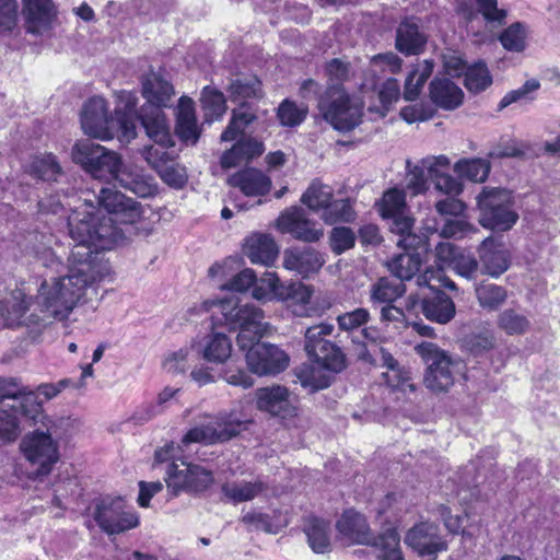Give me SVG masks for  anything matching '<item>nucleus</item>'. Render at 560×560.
Instances as JSON below:
<instances>
[{
	"label": "nucleus",
	"mask_w": 560,
	"mask_h": 560,
	"mask_svg": "<svg viewBox=\"0 0 560 560\" xmlns=\"http://www.w3.org/2000/svg\"><path fill=\"white\" fill-rule=\"evenodd\" d=\"M94 209L90 205L83 212L75 210L69 215V234L75 242L69 257V272L55 278L50 285L43 282L38 290L37 303L52 318H67L84 292L103 277L104 226Z\"/></svg>",
	"instance_id": "f257e3e1"
},
{
	"label": "nucleus",
	"mask_w": 560,
	"mask_h": 560,
	"mask_svg": "<svg viewBox=\"0 0 560 560\" xmlns=\"http://www.w3.org/2000/svg\"><path fill=\"white\" fill-rule=\"evenodd\" d=\"M212 311V317L220 314L218 322L223 323L230 329H238L236 343L245 351V359L250 372L264 376L276 375L284 371L289 365V355L278 346L259 342V339L270 328L265 322V313L261 308L245 303L242 304L236 295L223 300L205 301L199 307L188 310L192 313H207Z\"/></svg>",
	"instance_id": "f03ea898"
},
{
	"label": "nucleus",
	"mask_w": 560,
	"mask_h": 560,
	"mask_svg": "<svg viewBox=\"0 0 560 560\" xmlns=\"http://www.w3.org/2000/svg\"><path fill=\"white\" fill-rule=\"evenodd\" d=\"M339 534L353 544L372 546L378 560H404L400 537L394 527L374 536L366 518L352 510L346 511L336 525Z\"/></svg>",
	"instance_id": "7ed1b4c3"
},
{
	"label": "nucleus",
	"mask_w": 560,
	"mask_h": 560,
	"mask_svg": "<svg viewBox=\"0 0 560 560\" xmlns=\"http://www.w3.org/2000/svg\"><path fill=\"white\" fill-rule=\"evenodd\" d=\"M141 205L118 191L107 189V250L126 245L137 234Z\"/></svg>",
	"instance_id": "20e7f679"
},
{
	"label": "nucleus",
	"mask_w": 560,
	"mask_h": 560,
	"mask_svg": "<svg viewBox=\"0 0 560 560\" xmlns=\"http://www.w3.org/2000/svg\"><path fill=\"white\" fill-rule=\"evenodd\" d=\"M479 223L487 229L505 232L518 220L513 192L500 187H483L477 196Z\"/></svg>",
	"instance_id": "39448f33"
},
{
	"label": "nucleus",
	"mask_w": 560,
	"mask_h": 560,
	"mask_svg": "<svg viewBox=\"0 0 560 560\" xmlns=\"http://www.w3.org/2000/svg\"><path fill=\"white\" fill-rule=\"evenodd\" d=\"M317 107L323 118L336 130L350 131L361 122V102L351 97L339 84L327 88Z\"/></svg>",
	"instance_id": "423d86ee"
},
{
	"label": "nucleus",
	"mask_w": 560,
	"mask_h": 560,
	"mask_svg": "<svg viewBox=\"0 0 560 560\" xmlns=\"http://www.w3.org/2000/svg\"><path fill=\"white\" fill-rule=\"evenodd\" d=\"M332 331L334 326L326 323L308 327L305 331L304 349L319 368L337 373L345 368V355L336 343L327 339Z\"/></svg>",
	"instance_id": "0eeeda50"
},
{
	"label": "nucleus",
	"mask_w": 560,
	"mask_h": 560,
	"mask_svg": "<svg viewBox=\"0 0 560 560\" xmlns=\"http://www.w3.org/2000/svg\"><path fill=\"white\" fill-rule=\"evenodd\" d=\"M416 351L428 365L425 386L433 392L447 390L454 383V368L457 363L432 342H422L416 347Z\"/></svg>",
	"instance_id": "6e6552de"
},
{
	"label": "nucleus",
	"mask_w": 560,
	"mask_h": 560,
	"mask_svg": "<svg viewBox=\"0 0 560 560\" xmlns=\"http://www.w3.org/2000/svg\"><path fill=\"white\" fill-rule=\"evenodd\" d=\"M245 429V422L235 418L232 413H220L207 424L190 429L183 438L182 445L202 443L212 445L228 442L237 436Z\"/></svg>",
	"instance_id": "1a4fd4ad"
},
{
	"label": "nucleus",
	"mask_w": 560,
	"mask_h": 560,
	"mask_svg": "<svg viewBox=\"0 0 560 560\" xmlns=\"http://www.w3.org/2000/svg\"><path fill=\"white\" fill-rule=\"evenodd\" d=\"M25 458L37 466L36 476H46L59 460L58 444L51 432L36 430L26 434L20 445Z\"/></svg>",
	"instance_id": "9d476101"
},
{
	"label": "nucleus",
	"mask_w": 560,
	"mask_h": 560,
	"mask_svg": "<svg viewBox=\"0 0 560 560\" xmlns=\"http://www.w3.org/2000/svg\"><path fill=\"white\" fill-rule=\"evenodd\" d=\"M165 482L172 495L176 497L180 492L205 491L213 482V476L199 465L180 460V465L172 463Z\"/></svg>",
	"instance_id": "9b49d317"
},
{
	"label": "nucleus",
	"mask_w": 560,
	"mask_h": 560,
	"mask_svg": "<svg viewBox=\"0 0 560 560\" xmlns=\"http://www.w3.org/2000/svg\"><path fill=\"white\" fill-rule=\"evenodd\" d=\"M262 283H267L276 299L287 302L295 316L310 317L314 314V308L311 306L312 290L304 283L284 284L275 272H265Z\"/></svg>",
	"instance_id": "f8f14e48"
},
{
	"label": "nucleus",
	"mask_w": 560,
	"mask_h": 560,
	"mask_svg": "<svg viewBox=\"0 0 560 560\" xmlns=\"http://www.w3.org/2000/svg\"><path fill=\"white\" fill-rule=\"evenodd\" d=\"M106 156L107 173L112 180L140 197L149 196L152 192V187L143 180L136 166L124 162L115 151L107 150Z\"/></svg>",
	"instance_id": "ddd939ff"
},
{
	"label": "nucleus",
	"mask_w": 560,
	"mask_h": 560,
	"mask_svg": "<svg viewBox=\"0 0 560 560\" xmlns=\"http://www.w3.org/2000/svg\"><path fill=\"white\" fill-rule=\"evenodd\" d=\"M405 542L419 556L429 557L431 560L447 547L439 535L438 525L430 522H421L411 527L406 534Z\"/></svg>",
	"instance_id": "4468645a"
},
{
	"label": "nucleus",
	"mask_w": 560,
	"mask_h": 560,
	"mask_svg": "<svg viewBox=\"0 0 560 560\" xmlns=\"http://www.w3.org/2000/svg\"><path fill=\"white\" fill-rule=\"evenodd\" d=\"M124 106H117L115 117H107V140L117 137L122 144L130 143L136 137L135 110L136 97L131 93H124L120 96Z\"/></svg>",
	"instance_id": "2eb2a0df"
},
{
	"label": "nucleus",
	"mask_w": 560,
	"mask_h": 560,
	"mask_svg": "<svg viewBox=\"0 0 560 560\" xmlns=\"http://www.w3.org/2000/svg\"><path fill=\"white\" fill-rule=\"evenodd\" d=\"M316 223L306 217L304 209L292 207L280 214L277 219V228L282 233H289L294 238L313 243L324 235L322 229L315 228Z\"/></svg>",
	"instance_id": "dca6fc26"
},
{
	"label": "nucleus",
	"mask_w": 560,
	"mask_h": 560,
	"mask_svg": "<svg viewBox=\"0 0 560 560\" xmlns=\"http://www.w3.org/2000/svg\"><path fill=\"white\" fill-rule=\"evenodd\" d=\"M22 13L26 33L42 35L51 28L57 9L52 0H22Z\"/></svg>",
	"instance_id": "f3484780"
},
{
	"label": "nucleus",
	"mask_w": 560,
	"mask_h": 560,
	"mask_svg": "<svg viewBox=\"0 0 560 560\" xmlns=\"http://www.w3.org/2000/svg\"><path fill=\"white\" fill-rule=\"evenodd\" d=\"M138 118L145 130L147 136L163 148H173L175 142L172 138L166 116L162 108L153 105H143Z\"/></svg>",
	"instance_id": "a211bd4d"
},
{
	"label": "nucleus",
	"mask_w": 560,
	"mask_h": 560,
	"mask_svg": "<svg viewBox=\"0 0 560 560\" xmlns=\"http://www.w3.org/2000/svg\"><path fill=\"white\" fill-rule=\"evenodd\" d=\"M5 398L19 399L18 408L21 409V416L30 419H36L40 413V404L32 390L23 387L18 378L0 377V401Z\"/></svg>",
	"instance_id": "6ab92c4d"
},
{
	"label": "nucleus",
	"mask_w": 560,
	"mask_h": 560,
	"mask_svg": "<svg viewBox=\"0 0 560 560\" xmlns=\"http://www.w3.org/2000/svg\"><path fill=\"white\" fill-rule=\"evenodd\" d=\"M482 271L493 278L500 277L509 269L510 259L502 243L493 237H487L478 247Z\"/></svg>",
	"instance_id": "aec40b11"
},
{
	"label": "nucleus",
	"mask_w": 560,
	"mask_h": 560,
	"mask_svg": "<svg viewBox=\"0 0 560 560\" xmlns=\"http://www.w3.org/2000/svg\"><path fill=\"white\" fill-rule=\"evenodd\" d=\"M255 396L259 410L281 418L293 415V407L289 400V390L284 386L273 385L258 388Z\"/></svg>",
	"instance_id": "412c9836"
},
{
	"label": "nucleus",
	"mask_w": 560,
	"mask_h": 560,
	"mask_svg": "<svg viewBox=\"0 0 560 560\" xmlns=\"http://www.w3.org/2000/svg\"><path fill=\"white\" fill-rule=\"evenodd\" d=\"M228 183L245 196L261 197L271 189V179L260 170L248 167L231 175Z\"/></svg>",
	"instance_id": "4be33fe9"
},
{
	"label": "nucleus",
	"mask_w": 560,
	"mask_h": 560,
	"mask_svg": "<svg viewBox=\"0 0 560 560\" xmlns=\"http://www.w3.org/2000/svg\"><path fill=\"white\" fill-rule=\"evenodd\" d=\"M140 516L135 508L121 498L113 500L107 506V535L121 534L138 527Z\"/></svg>",
	"instance_id": "5701e85b"
},
{
	"label": "nucleus",
	"mask_w": 560,
	"mask_h": 560,
	"mask_svg": "<svg viewBox=\"0 0 560 560\" xmlns=\"http://www.w3.org/2000/svg\"><path fill=\"white\" fill-rule=\"evenodd\" d=\"M324 262L323 255L312 247L288 249L283 255L284 268L303 277L317 272Z\"/></svg>",
	"instance_id": "b1692460"
},
{
	"label": "nucleus",
	"mask_w": 560,
	"mask_h": 560,
	"mask_svg": "<svg viewBox=\"0 0 560 560\" xmlns=\"http://www.w3.org/2000/svg\"><path fill=\"white\" fill-rule=\"evenodd\" d=\"M415 220L407 212L389 219V230L398 236L397 246L404 249H422L429 247L424 234L413 232Z\"/></svg>",
	"instance_id": "393cba45"
},
{
	"label": "nucleus",
	"mask_w": 560,
	"mask_h": 560,
	"mask_svg": "<svg viewBox=\"0 0 560 560\" xmlns=\"http://www.w3.org/2000/svg\"><path fill=\"white\" fill-rule=\"evenodd\" d=\"M81 126L88 136L105 140V100L101 96L91 97L81 112Z\"/></svg>",
	"instance_id": "a878e982"
},
{
	"label": "nucleus",
	"mask_w": 560,
	"mask_h": 560,
	"mask_svg": "<svg viewBox=\"0 0 560 560\" xmlns=\"http://www.w3.org/2000/svg\"><path fill=\"white\" fill-rule=\"evenodd\" d=\"M73 160L94 177H101L105 165V148L92 139L81 141L74 147Z\"/></svg>",
	"instance_id": "bb28decb"
},
{
	"label": "nucleus",
	"mask_w": 560,
	"mask_h": 560,
	"mask_svg": "<svg viewBox=\"0 0 560 560\" xmlns=\"http://www.w3.org/2000/svg\"><path fill=\"white\" fill-rule=\"evenodd\" d=\"M244 254L256 265L270 266L278 256V246L267 234H253L246 238Z\"/></svg>",
	"instance_id": "cd10ccee"
},
{
	"label": "nucleus",
	"mask_w": 560,
	"mask_h": 560,
	"mask_svg": "<svg viewBox=\"0 0 560 560\" xmlns=\"http://www.w3.org/2000/svg\"><path fill=\"white\" fill-rule=\"evenodd\" d=\"M175 132L185 143L196 144L200 138L194 102L189 97L183 96L179 100Z\"/></svg>",
	"instance_id": "c85d7f7f"
},
{
	"label": "nucleus",
	"mask_w": 560,
	"mask_h": 560,
	"mask_svg": "<svg viewBox=\"0 0 560 560\" xmlns=\"http://www.w3.org/2000/svg\"><path fill=\"white\" fill-rule=\"evenodd\" d=\"M265 151L264 143L255 138H242L221 156V166L231 168L260 156Z\"/></svg>",
	"instance_id": "c756f323"
},
{
	"label": "nucleus",
	"mask_w": 560,
	"mask_h": 560,
	"mask_svg": "<svg viewBox=\"0 0 560 560\" xmlns=\"http://www.w3.org/2000/svg\"><path fill=\"white\" fill-rule=\"evenodd\" d=\"M430 98L436 106L452 110L462 105L464 93L452 80L435 78L430 83Z\"/></svg>",
	"instance_id": "7c9ffc66"
},
{
	"label": "nucleus",
	"mask_w": 560,
	"mask_h": 560,
	"mask_svg": "<svg viewBox=\"0 0 560 560\" xmlns=\"http://www.w3.org/2000/svg\"><path fill=\"white\" fill-rule=\"evenodd\" d=\"M421 310L425 318L439 324H447L456 314L455 303L442 291H436L432 296L424 298L421 302Z\"/></svg>",
	"instance_id": "2f4dec72"
},
{
	"label": "nucleus",
	"mask_w": 560,
	"mask_h": 560,
	"mask_svg": "<svg viewBox=\"0 0 560 560\" xmlns=\"http://www.w3.org/2000/svg\"><path fill=\"white\" fill-rule=\"evenodd\" d=\"M427 43V36L412 20L402 21L396 31V48L407 55L420 54Z\"/></svg>",
	"instance_id": "473e14b6"
},
{
	"label": "nucleus",
	"mask_w": 560,
	"mask_h": 560,
	"mask_svg": "<svg viewBox=\"0 0 560 560\" xmlns=\"http://www.w3.org/2000/svg\"><path fill=\"white\" fill-rule=\"evenodd\" d=\"M406 253L393 257L388 264V270L396 280H411L419 271L422 264V255L428 252L422 249H406Z\"/></svg>",
	"instance_id": "72a5a7b5"
},
{
	"label": "nucleus",
	"mask_w": 560,
	"mask_h": 560,
	"mask_svg": "<svg viewBox=\"0 0 560 560\" xmlns=\"http://www.w3.org/2000/svg\"><path fill=\"white\" fill-rule=\"evenodd\" d=\"M142 95L147 100L145 105L162 108L168 106L174 95V89L170 82L155 73H151L142 82Z\"/></svg>",
	"instance_id": "f704fd0d"
},
{
	"label": "nucleus",
	"mask_w": 560,
	"mask_h": 560,
	"mask_svg": "<svg viewBox=\"0 0 560 560\" xmlns=\"http://www.w3.org/2000/svg\"><path fill=\"white\" fill-rule=\"evenodd\" d=\"M495 325L508 336H524L532 327L529 318L520 307L502 310L497 315Z\"/></svg>",
	"instance_id": "c9c22d12"
},
{
	"label": "nucleus",
	"mask_w": 560,
	"mask_h": 560,
	"mask_svg": "<svg viewBox=\"0 0 560 560\" xmlns=\"http://www.w3.org/2000/svg\"><path fill=\"white\" fill-rule=\"evenodd\" d=\"M303 530L314 552L325 553L330 551L329 522L318 517H308L304 524Z\"/></svg>",
	"instance_id": "e433bc0d"
},
{
	"label": "nucleus",
	"mask_w": 560,
	"mask_h": 560,
	"mask_svg": "<svg viewBox=\"0 0 560 560\" xmlns=\"http://www.w3.org/2000/svg\"><path fill=\"white\" fill-rule=\"evenodd\" d=\"M406 292L404 282L390 278H381L371 285L370 301L373 305L392 304Z\"/></svg>",
	"instance_id": "4c0bfd02"
},
{
	"label": "nucleus",
	"mask_w": 560,
	"mask_h": 560,
	"mask_svg": "<svg viewBox=\"0 0 560 560\" xmlns=\"http://www.w3.org/2000/svg\"><path fill=\"white\" fill-rule=\"evenodd\" d=\"M268 489L262 480L225 482L221 490L223 494L233 503L252 501Z\"/></svg>",
	"instance_id": "58836bf2"
},
{
	"label": "nucleus",
	"mask_w": 560,
	"mask_h": 560,
	"mask_svg": "<svg viewBox=\"0 0 560 560\" xmlns=\"http://www.w3.org/2000/svg\"><path fill=\"white\" fill-rule=\"evenodd\" d=\"M491 171V163L488 159L472 158L460 159L454 165V172L462 178L474 183H483Z\"/></svg>",
	"instance_id": "ea45409f"
},
{
	"label": "nucleus",
	"mask_w": 560,
	"mask_h": 560,
	"mask_svg": "<svg viewBox=\"0 0 560 560\" xmlns=\"http://www.w3.org/2000/svg\"><path fill=\"white\" fill-rule=\"evenodd\" d=\"M200 102L207 121L219 119L226 112V101L223 93L210 85L202 89Z\"/></svg>",
	"instance_id": "a19ab883"
},
{
	"label": "nucleus",
	"mask_w": 560,
	"mask_h": 560,
	"mask_svg": "<svg viewBox=\"0 0 560 560\" xmlns=\"http://www.w3.org/2000/svg\"><path fill=\"white\" fill-rule=\"evenodd\" d=\"M476 298L482 308L497 311L506 302L508 291L494 283L479 284L476 288Z\"/></svg>",
	"instance_id": "79ce46f5"
},
{
	"label": "nucleus",
	"mask_w": 560,
	"mask_h": 560,
	"mask_svg": "<svg viewBox=\"0 0 560 560\" xmlns=\"http://www.w3.org/2000/svg\"><path fill=\"white\" fill-rule=\"evenodd\" d=\"M231 351L232 342L226 335L212 334L205 345L203 358L209 362L222 363L230 358Z\"/></svg>",
	"instance_id": "37998d69"
},
{
	"label": "nucleus",
	"mask_w": 560,
	"mask_h": 560,
	"mask_svg": "<svg viewBox=\"0 0 560 560\" xmlns=\"http://www.w3.org/2000/svg\"><path fill=\"white\" fill-rule=\"evenodd\" d=\"M301 201L314 211H325L332 201V188L314 180L302 195Z\"/></svg>",
	"instance_id": "c03bdc74"
},
{
	"label": "nucleus",
	"mask_w": 560,
	"mask_h": 560,
	"mask_svg": "<svg viewBox=\"0 0 560 560\" xmlns=\"http://www.w3.org/2000/svg\"><path fill=\"white\" fill-rule=\"evenodd\" d=\"M492 83V77L482 61L469 66L465 72L464 84L471 93L485 91Z\"/></svg>",
	"instance_id": "a18cd8bd"
},
{
	"label": "nucleus",
	"mask_w": 560,
	"mask_h": 560,
	"mask_svg": "<svg viewBox=\"0 0 560 560\" xmlns=\"http://www.w3.org/2000/svg\"><path fill=\"white\" fill-rule=\"evenodd\" d=\"M378 211L382 218L386 220L408 212L405 192L397 188L387 190L383 195Z\"/></svg>",
	"instance_id": "49530a36"
},
{
	"label": "nucleus",
	"mask_w": 560,
	"mask_h": 560,
	"mask_svg": "<svg viewBox=\"0 0 560 560\" xmlns=\"http://www.w3.org/2000/svg\"><path fill=\"white\" fill-rule=\"evenodd\" d=\"M322 219L327 224L350 223L355 219V212L348 199L332 200L323 212Z\"/></svg>",
	"instance_id": "de8ad7c7"
},
{
	"label": "nucleus",
	"mask_w": 560,
	"mask_h": 560,
	"mask_svg": "<svg viewBox=\"0 0 560 560\" xmlns=\"http://www.w3.org/2000/svg\"><path fill=\"white\" fill-rule=\"evenodd\" d=\"M192 347L180 348L177 351L170 352L164 361L163 369L170 374L184 373L195 359Z\"/></svg>",
	"instance_id": "09e8293b"
},
{
	"label": "nucleus",
	"mask_w": 560,
	"mask_h": 560,
	"mask_svg": "<svg viewBox=\"0 0 560 560\" xmlns=\"http://www.w3.org/2000/svg\"><path fill=\"white\" fill-rule=\"evenodd\" d=\"M30 305L31 298L26 296L20 289L12 291L10 296L2 301V310L12 320H20L30 308Z\"/></svg>",
	"instance_id": "8fccbe9b"
},
{
	"label": "nucleus",
	"mask_w": 560,
	"mask_h": 560,
	"mask_svg": "<svg viewBox=\"0 0 560 560\" xmlns=\"http://www.w3.org/2000/svg\"><path fill=\"white\" fill-rule=\"evenodd\" d=\"M357 235L348 226H335L329 233V246L334 254L341 255L355 245Z\"/></svg>",
	"instance_id": "3c124183"
},
{
	"label": "nucleus",
	"mask_w": 560,
	"mask_h": 560,
	"mask_svg": "<svg viewBox=\"0 0 560 560\" xmlns=\"http://www.w3.org/2000/svg\"><path fill=\"white\" fill-rule=\"evenodd\" d=\"M19 415H21V409L16 405L12 406L11 411L0 410V439L7 442L18 439L21 433Z\"/></svg>",
	"instance_id": "603ef678"
},
{
	"label": "nucleus",
	"mask_w": 560,
	"mask_h": 560,
	"mask_svg": "<svg viewBox=\"0 0 560 560\" xmlns=\"http://www.w3.org/2000/svg\"><path fill=\"white\" fill-rule=\"evenodd\" d=\"M306 114V107H300L294 102L284 100L279 105L277 116L282 126L295 127L304 121Z\"/></svg>",
	"instance_id": "864d4df0"
},
{
	"label": "nucleus",
	"mask_w": 560,
	"mask_h": 560,
	"mask_svg": "<svg viewBox=\"0 0 560 560\" xmlns=\"http://www.w3.org/2000/svg\"><path fill=\"white\" fill-rule=\"evenodd\" d=\"M371 315L369 310L363 307L354 308L353 311L342 313L338 315L337 323L343 331H354L359 328H363L369 320Z\"/></svg>",
	"instance_id": "5fc2aeb1"
},
{
	"label": "nucleus",
	"mask_w": 560,
	"mask_h": 560,
	"mask_svg": "<svg viewBox=\"0 0 560 560\" xmlns=\"http://www.w3.org/2000/svg\"><path fill=\"white\" fill-rule=\"evenodd\" d=\"M156 173L163 183L175 189L183 188L187 183L186 168L172 161L163 165Z\"/></svg>",
	"instance_id": "6e6d98bb"
},
{
	"label": "nucleus",
	"mask_w": 560,
	"mask_h": 560,
	"mask_svg": "<svg viewBox=\"0 0 560 560\" xmlns=\"http://www.w3.org/2000/svg\"><path fill=\"white\" fill-rule=\"evenodd\" d=\"M60 171V166L51 154L36 159L31 165V173L43 180H56Z\"/></svg>",
	"instance_id": "4d7b16f0"
},
{
	"label": "nucleus",
	"mask_w": 560,
	"mask_h": 560,
	"mask_svg": "<svg viewBox=\"0 0 560 560\" xmlns=\"http://www.w3.org/2000/svg\"><path fill=\"white\" fill-rule=\"evenodd\" d=\"M386 384L393 389L401 392H415V385L411 382L410 372L404 366L398 365L383 373Z\"/></svg>",
	"instance_id": "13d9d810"
},
{
	"label": "nucleus",
	"mask_w": 560,
	"mask_h": 560,
	"mask_svg": "<svg viewBox=\"0 0 560 560\" xmlns=\"http://www.w3.org/2000/svg\"><path fill=\"white\" fill-rule=\"evenodd\" d=\"M416 283L419 287H428L432 291H440L439 287L450 290H456L454 281L446 278L440 270L427 269L423 273L416 277Z\"/></svg>",
	"instance_id": "bf43d9fd"
},
{
	"label": "nucleus",
	"mask_w": 560,
	"mask_h": 560,
	"mask_svg": "<svg viewBox=\"0 0 560 560\" xmlns=\"http://www.w3.org/2000/svg\"><path fill=\"white\" fill-rule=\"evenodd\" d=\"M18 1L0 0V34L11 33L18 25Z\"/></svg>",
	"instance_id": "052dcab7"
},
{
	"label": "nucleus",
	"mask_w": 560,
	"mask_h": 560,
	"mask_svg": "<svg viewBox=\"0 0 560 560\" xmlns=\"http://www.w3.org/2000/svg\"><path fill=\"white\" fill-rule=\"evenodd\" d=\"M260 82L256 78H237L229 85L231 97L235 101L255 96L259 90Z\"/></svg>",
	"instance_id": "680f3d73"
},
{
	"label": "nucleus",
	"mask_w": 560,
	"mask_h": 560,
	"mask_svg": "<svg viewBox=\"0 0 560 560\" xmlns=\"http://www.w3.org/2000/svg\"><path fill=\"white\" fill-rule=\"evenodd\" d=\"M502 46L511 51H522L525 48V32L520 23L512 24L500 36Z\"/></svg>",
	"instance_id": "e2e57ef3"
},
{
	"label": "nucleus",
	"mask_w": 560,
	"mask_h": 560,
	"mask_svg": "<svg viewBox=\"0 0 560 560\" xmlns=\"http://www.w3.org/2000/svg\"><path fill=\"white\" fill-rule=\"evenodd\" d=\"M241 522L247 526L248 530H262L269 534H276L278 532V528L273 526L270 516L258 511H249L245 513L242 516Z\"/></svg>",
	"instance_id": "0e129e2a"
},
{
	"label": "nucleus",
	"mask_w": 560,
	"mask_h": 560,
	"mask_svg": "<svg viewBox=\"0 0 560 560\" xmlns=\"http://www.w3.org/2000/svg\"><path fill=\"white\" fill-rule=\"evenodd\" d=\"M167 148L155 147L152 144L144 145L140 150V154L143 160L158 172L163 165L173 160L172 155L166 151Z\"/></svg>",
	"instance_id": "69168bd1"
},
{
	"label": "nucleus",
	"mask_w": 560,
	"mask_h": 560,
	"mask_svg": "<svg viewBox=\"0 0 560 560\" xmlns=\"http://www.w3.org/2000/svg\"><path fill=\"white\" fill-rule=\"evenodd\" d=\"M451 266L457 275L466 279H472L478 270L477 259L472 255L466 254L462 250L458 253Z\"/></svg>",
	"instance_id": "338daca9"
},
{
	"label": "nucleus",
	"mask_w": 560,
	"mask_h": 560,
	"mask_svg": "<svg viewBox=\"0 0 560 560\" xmlns=\"http://www.w3.org/2000/svg\"><path fill=\"white\" fill-rule=\"evenodd\" d=\"M407 188L411 190L412 195H419L427 189V177L423 166H411L410 161H407Z\"/></svg>",
	"instance_id": "774afa93"
}]
</instances>
